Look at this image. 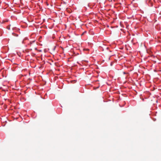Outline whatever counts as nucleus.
<instances>
[{"instance_id":"f257e3e1","label":"nucleus","mask_w":161,"mask_h":161,"mask_svg":"<svg viewBox=\"0 0 161 161\" xmlns=\"http://www.w3.org/2000/svg\"><path fill=\"white\" fill-rule=\"evenodd\" d=\"M10 25H9L8 26H7V29L9 30H10Z\"/></svg>"},{"instance_id":"f03ea898","label":"nucleus","mask_w":161,"mask_h":161,"mask_svg":"<svg viewBox=\"0 0 161 161\" xmlns=\"http://www.w3.org/2000/svg\"><path fill=\"white\" fill-rule=\"evenodd\" d=\"M12 34L14 36H18V35L16 34H15L14 33H12Z\"/></svg>"}]
</instances>
